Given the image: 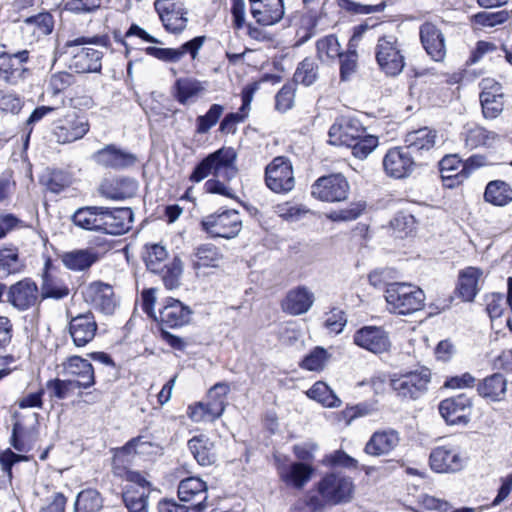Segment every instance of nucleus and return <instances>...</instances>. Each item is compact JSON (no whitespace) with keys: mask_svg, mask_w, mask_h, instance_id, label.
<instances>
[{"mask_svg":"<svg viewBox=\"0 0 512 512\" xmlns=\"http://www.w3.org/2000/svg\"><path fill=\"white\" fill-rule=\"evenodd\" d=\"M86 44H95L101 47H110V38L107 35L92 38L78 37L67 41L62 48V56L67 66L76 73H98L102 69L103 53Z\"/></svg>","mask_w":512,"mask_h":512,"instance_id":"1","label":"nucleus"},{"mask_svg":"<svg viewBox=\"0 0 512 512\" xmlns=\"http://www.w3.org/2000/svg\"><path fill=\"white\" fill-rule=\"evenodd\" d=\"M384 296L388 310L394 314L409 315L424 307L425 294L423 290L410 283H388Z\"/></svg>","mask_w":512,"mask_h":512,"instance_id":"2","label":"nucleus"},{"mask_svg":"<svg viewBox=\"0 0 512 512\" xmlns=\"http://www.w3.org/2000/svg\"><path fill=\"white\" fill-rule=\"evenodd\" d=\"M143 258L148 270L162 275L167 289L172 290L179 286L183 271L180 258L174 257L169 261L166 248L160 244L147 245Z\"/></svg>","mask_w":512,"mask_h":512,"instance_id":"3","label":"nucleus"},{"mask_svg":"<svg viewBox=\"0 0 512 512\" xmlns=\"http://www.w3.org/2000/svg\"><path fill=\"white\" fill-rule=\"evenodd\" d=\"M236 152L231 147H223L205 157L193 170L189 179L200 182L208 175L222 177L225 180L233 179L237 174L235 166Z\"/></svg>","mask_w":512,"mask_h":512,"instance_id":"4","label":"nucleus"},{"mask_svg":"<svg viewBox=\"0 0 512 512\" xmlns=\"http://www.w3.org/2000/svg\"><path fill=\"white\" fill-rule=\"evenodd\" d=\"M374 53L380 71L386 76L396 77L405 68L404 44L393 34L379 37Z\"/></svg>","mask_w":512,"mask_h":512,"instance_id":"5","label":"nucleus"},{"mask_svg":"<svg viewBox=\"0 0 512 512\" xmlns=\"http://www.w3.org/2000/svg\"><path fill=\"white\" fill-rule=\"evenodd\" d=\"M315 490L329 506H336L352 500L354 483L350 477L332 472L324 475L316 483Z\"/></svg>","mask_w":512,"mask_h":512,"instance_id":"6","label":"nucleus"},{"mask_svg":"<svg viewBox=\"0 0 512 512\" xmlns=\"http://www.w3.org/2000/svg\"><path fill=\"white\" fill-rule=\"evenodd\" d=\"M431 372L426 367L399 374L391 379L390 385L402 399L416 400L428 391Z\"/></svg>","mask_w":512,"mask_h":512,"instance_id":"7","label":"nucleus"},{"mask_svg":"<svg viewBox=\"0 0 512 512\" xmlns=\"http://www.w3.org/2000/svg\"><path fill=\"white\" fill-rule=\"evenodd\" d=\"M30 51L24 49L14 53L0 52V81L10 86H18L30 75L27 64Z\"/></svg>","mask_w":512,"mask_h":512,"instance_id":"8","label":"nucleus"},{"mask_svg":"<svg viewBox=\"0 0 512 512\" xmlns=\"http://www.w3.org/2000/svg\"><path fill=\"white\" fill-rule=\"evenodd\" d=\"M201 227L211 237L231 239L241 231L242 220L238 211L224 210L204 217Z\"/></svg>","mask_w":512,"mask_h":512,"instance_id":"9","label":"nucleus"},{"mask_svg":"<svg viewBox=\"0 0 512 512\" xmlns=\"http://www.w3.org/2000/svg\"><path fill=\"white\" fill-rule=\"evenodd\" d=\"M89 129V121L84 115L69 111L54 122L53 135L57 143L68 144L82 139Z\"/></svg>","mask_w":512,"mask_h":512,"instance_id":"10","label":"nucleus"},{"mask_svg":"<svg viewBox=\"0 0 512 512\" xmlns=\"http://www.w3.org/2000/svg\"><path fill=\"white\" fill-rule=\"evenodd\" d=\"M349 183L342 174L318 178L311 186V195L324 202H340L348 197Z\"/></svg>","mask_w":512,"mask_h":512,"instance_id":"11","label":"nucleus"},{"mask_svg":"<svg viewBox=\"0 0 512 512\" xmlns=\"http://www.w3.org/2000/svg\"><path fill=\"white\" fill-rule=\"evenodd\" d=\"M267 187L275 193H287L294 188L292 164L288 158L278 156L265 169Z\"/></svg>","mask_w":512,"mask_h":512,"instance_id":"12","label":"nucleus"},{"mask_svg":"<svg viewBox=\"0 0 512 512\" xmlns=\"http://www.w3.org/2000/svg\"><path fill=\"white\" fill-rule=\"evenodd\" d=\"M382 164L387 176L404 179L414 172L417 162L405 146H400L389 149L383 157Z\"/></svg>","mask_w":512,"mask_h":512,"instance_id":"13","label":"nucleus"},{"mask_svg":"<svg viewBox=\"0 0 512 512\" xmlns=\"http://www.w3.org/2000/svg\"><path fill=\"white\" fill-rule=\"evenodd\" d=\"M430 467L437 473H455L465 466V458L459 448L443 445L434 448L429 457Z\"/></svg>","mask_w":512,"mask_h":512,"instance_id":"14","label":"nucleus"},{"mask_svg":"<svg viewBox=\"0 0 512 512\" xmlns=\"http://www.w3.org/2000/svg\"><path fill=\"white\" fill-rule=\"evenodd\" d=\"M439 413L449 425H467L472 413V401L465 394L446 398L439 404Z\"/></svg>","mask_w":512,"mask_h":512,"instance_id":"15","label":"nucleus"},{"mask_svg":"<svg viewBox=\"0 0 512 512\" xmlns=\"http://www.w3.org/2000/svg\"><path fill=\"white\" fill-rule=\"evenodd\" d=\"M154 7L167 31L178 34L186 28L188 22L187 11L180 2L156 0Z\"/></svg>","mask_w":512,"mask_h":512,"instance_id":"16","label":"nucleus"},{"mask_svg":"<svg viewBox=\"0 0 512 512\" xmlns=\"http://www.w3.org/2000/svg\"><path fill=\"white\" fill-rule=\"evenodd\" d=\"M275 460L279 478L288 487L300 490L313 475L314 469L311 465L303 462L286 463L279 457H276Z\"/></svg>","mask_w":512,"mask_h":512,"instance_id":"17","label":"nucleus"},{"mask_svg":"<svg viewBox=\"0 0 512 512\" xmlns=\"http://www.w3.org/2000/svg\"><path fill=\"white\" fill-rule=\"evenodd\" d=\"M365 128L353 118L340 117L330 127L328 136L329 143L335 146H349L360 136H363Z\"/></svg>","mask_w":512,"mask_h":512,"instance_id":"18","label":"nucleus"},{"mask_svg":"<svg viewBox=\"0 0 512 512\" xmlns=\"http://www.w3.org/2000/svg\"><path fill=\"white\" fill-rule=\"evenodd\" d=\"M39 299V289L29 278L11 285L7 292V301L19 311H25L35 306Z\"/></svg>","mask_w":512,"mask_h":512,"instance_id":"19","label":"nucleus"},{"mask_svg":"<svg viewBox=\"0 0 512 512\" xmlns=\"http://www.w3.org/2000/svg\"><path fill=\"white\" fill-rule=\"evenodd\" d=\"M354 343L374 354L386 352L390 347L387 332L382 327L365 326L357 330L353 336Z\"/></svg>","mask_w":512,"mask_h":512,"instance_id":"20","label":"nucleus"},{"mask_svg":"<svg viewBox=\"0 0 512 512\" xmlns=\"http://www.w3.org/2000/svg\"><path fill=\"white\" fill-rule=\"evenodd\" d=\"M101 232L111 235H121L131 228L133 212L130 208L102 207Z\"/></svg>","mask_w":512,"mask_h":512,"instance_id":"21","label":"nucleus"},{"mask_svg":"<svg viewBox=\"0 0 512 512\" xmlns=\"http://www.w3.org/2000/svg\"><path fill=\"white\" fill-rule=\"evenodd\" d=\"M208 487L199 477H188L178 485V497L182 502H192L193 509L203 512L207 508Z\"/></svg>","mask_w":512,"mask_h":512,"instance_id":"22","label":"nucleus"},{"mask_svg":"<svg viewBox=\"0 0 512 512\" xmlns=\"http://www.w3.org/2000/svg\"><path fill=\"white\" fill-rule=\"evenodd\" d=\"M480 103L486 119L496 118L503 110V91L500 83L493 79H484L481 82Z\"/></svg>","mask_w":512,"mask_h":512,"instance_id":"23","label":"nucleus"},{"mask_svg":"<svg viewBox=\"0 0 512 512\" xmlns=\"http://www.w3.org/2000/svg\"><path fill=\"white\" fill-rule=\"evenodd\" d=\"M204 41V36H197L182 44L179 48H158L149 46L145 49V52L147 55L153 56L159 60L175 63L180 61L186 54H190L191 58L195 59Z\"/></svg>","mask_w":512,"mask_h":512,"instance_id":"24","label":"nucleus"},{"mask_svg":"<svg viewBox=\"0 0 512 512\" xmlns=\"http://www.w3.org/2000/svg\"><path fill=\"white\" fill-rule=\"evenodd\" d=\"M87 303L104 314H112L116 308L114 292L110 285L102 282H93L83 290Z\"/></svg>","mask_w":512,"mask_h":512,"instance_id":"25","label":"nucleus"},{"mask_svg":"<svg viewBox=\"0 0 512 512\" xmlns=\"http://www.w3.org/2000/svg\"><path fill=\"white\" fill-rule=\"evenodd\" d=\"M400 442L399 433L392 429H382L375 431L364 446V453L381 457L389 455Z\"/></svg>","mask_w":512,"mask_h":512,"instance_id":"26","label":"nucleus"},{"mask_svg":"<svg viewBox=\"0 0 512 512\" xmlns=\"http://www.w3.org/2000/svg\"><path fill=\"white\" fill-rule=\"evenodd\" d=\"M62 367L64 374L76 378L72 381L78 389H88L95 384L94 368L88 360L76 355L70 356L62 363Z\"/></svg>","mask_w":512,"mask_h":512,"instance_id":"27","label":"nucleus"},{"mask_svg":"<svg viewBox=\"0 0 512 512\" xmlns=\"http://www.w3.org/2000/svg\"><path fill=\"white\" fill-rule=\"evenodd\" d=\"M137 189L138 182L135 179L118 176L105 178L99 186V193L110 200H124L133 197Z\"/></svg>","mask_w":512,"mask_h":512,"instance_id":"28","label":"nucleus"},{"mask_svg":"<svg viewBox=\"0 0 512 512\" xmlns=\"http://www.w3.org/2000/svg\"><path fill=\"white\" fill-rule=\"evenodd\" d=\"M250 13L263 26L273 25L284 16L283 0H249Z\"/></svg>","mask_w":512,"mask_h":512,"instance_id":"29","label":"nucleus"},{"mask_svg":"<svg viewBox=\"0 0 512 512\" xmlns=\"http://www.w3.org/2000/svg\"><path fill=\"white\" fill-rule=\"evenodd\" d=\"M97 323L91 312L72 317L69 322V333L76 347H84L96 334Z\"/></svg>","mask_w":512,"mask_h":512,"instance_id":"30","label":"nucleus"},{"mask_svg":"<svg viewBox=\"0 0 512 512\" xmlns=\"http://www.w3.org/2000/svg\"><path fill=\"white\" fill-rule=\"evenodd\" d=\"M93 160L106 168L125 169L135 164L134 154L110 144L93 154Z\"/></svg>","mask_w":512,"mask_h":512,"instance_id":"31","label":"nucleus"},{"mask_svg":"<svg viewBox=\"0 0 512 512\" xmlns=\"http://www.w3.org/2000/svg\"><path fill=\"white\" fill-rule=\"evenodd\" d=\"M223 262L224 254L221 248L212 243L198 245L191 254V266L197 272L220 268Z\"/></svg>","mask_w":512,"mask_h":512,"instance_id":"32","label":"nucleus"},{"mask_svg":"<svg viewBox=\"0 0 512 512\" xmlns=\"http://www.w3.org/2000/svg\"><path fill=\"white\" fill-rule=\"evenodd\" d=\"M192 310L181 301L168 298L163 307L159 310L161 323L169 328L182 327L189 323Z\"/></svg>","mask_w":512,"mask_h":512,"instance_id":"33","label":"nucleus"},{"mask_svg":"<svg viewBox=\"0 0 512 512\" xmlns=\"http://www.w3.org/2000/svg\"><path fill=\"white\" fill-rule=\"evenodd\" d=\"M421 43L434 61H442L446 55L445 40L442 32L432 23L426 22L420 27Z\"/></svg>","mask_w":512,"mask_h":512,"instance_id":"34","label":"nucleus"},{"mask_svg":"<svg viewBox=\"0 0 512 512\" xmlns=\"http://www.w3.org/2000/svg\"><path fill=\"white\" fill-rule=\"evenodd\" d=\"M437 132L428 127H423L409 132L405 137V147L414 158L431 151L437 142Z\"/></svg>","mask_w":512,"mask_h":512,"instance_id":"35","label":"nucleus"},{"mask_svg":"<svg viewBox=\"0 0 512 512\" xmlns=\"http://www.w3.org/2000/svg\"><path fill=\"white\" fill-rule=\"evenodd\" d=\"M315 300L313 292L306 286H298L288 291L282 301V309L291 315L306 313Z\"/></svg>","mask_w":512,"mask_h":512,"instance_id":"36","label":"nucleus"},{"mask_svg":"<svg viewBox=\"0 0 512 512\" xmlns=\"http://www.w3.org/2000/svg\"><path fill=\"white\" fill-rule=\"evenodd\" d=\"M99 260V253L95 248L75 249L61 255L63 265L75 272L85 271Z\"/></svg>","mask_w":512,"mask_h":512,"instance_id":"37","label":"nucleus"},{"mask_svg":"<svg viewBox=\"0 0 512 512\" xmlns=\"http://www.w3.org/2000/svg\"><path fill=\"white\" fill-rule=\"evenodd\" d=\"M478 394L491 402L503 401L507 393V379L500 373L487 376L477 385Z\"/></svg>","mask_w":512,"mask_h":512,"instance_id":"38","label":"nucleus"},{"mask_svg":"<svg viewBox=\"0 0 512 512\" xmlns=\"http://www.w3.org/2000/svg\"><path fill=\"white\" fill-rule=\"evenodd\" d=\"M173 96L182 105L193 102L205 90V84L192 77H182L173 85Z\"/></svg>","mask_w":512,"mask_h":512,"instance_id":"39","label":"nucleus"},{"mask_svg":"<svg viewBox=\"0 0 512 512\" xmlns=\"http://www.w3.org/2000/svg\"><path fill=\"white\" fill-rule=\"evenodd\" d=\"M465 147L469 150L476 149L481 146L491 147L499 138L498 134L488 131L484 127L473 124L464 127L461 133Z\"/></svg>","mask_w":512,"mask_h":512,"instance_id":"40","label":"nucleus"},{"mask_svg":"<svg viewBox=\"0 0 512 512\" xmlns=\"http://www.w3.org/2000/svg\"><path fill=\"white\" fill-rule=\"evenodd\" d=\"M482 276V270L475 267H467L459 273L457 291L463 301H473L479 291L478 282Z\"/></svg>","mask_w":512,"mask_h":512,"instance_id":"41","label":"nucleus"},{"mask_svg":"<svg viewBox=\"0 0 512 512\" xmlns=\"http://www.w3.org/2000/svg\"><path fill=\"white\" fill-rule=\"evenodd\" d=\"M102 207L79 208L73 215V223L85 230L101 232Z\"/></svg>","mask_w":512,"mask_h":512,"instance_id":"42","label":"nucleus"},{"mask_svg":"<svg viewBox=\"0 0 512 512\" xmlns=\"http://www.w3.org/2000/svg\"><path fill=\"white\" fill-rule=\"evenodd\" d=\"M484 199L495 206H505L512 201V188L502 180L490 181L486 186Z\"/></svg>","mask_w":512,"mask_h":512,"instance_id":"43","label":"nucleus"},{"mask_svg":"<svg viewBox=\"0 0 512 512\" xmlns=\"http://www.w3.org/2000/svg\"><path fill=\"white\" fill-rule=\"evenodd\" d=\"M188 448L201 466L214 462L213 443L205 435L194 436L188 441Z\"/></svg>","mask_w":512,"mask_h":512,"instance_id":"44","label":"nucleus"},{"mask_svg":"<svg viewBox=\"0 0 512 512\" xmlns=\"http://www.w3.org/2000/svg\"><path fill=\"white\" fill-rule=\"evenodd\" d=\"M48 264H46V267ZM69 295V288L65 282L52 275L47 269L42 276L41 296L42 298L63 299Z\"/></svg>","mask_w":512,"mask_h":512,"instance_id":"45","label":"nucleus"},{"mask_svg":"<svg viewBox=\"0 0 512 512\" xmlns=\"http://www.w3.org/2000/svg\"><path fill=\"white\" fill-rule=\"evenodd\" d=\"M188 416L194 422L214 421L223 414L219 403L198 402L189 406Z\"/></svg>","mask_w":512,"mask_h":512,"instance_id":"46","label":"nucleus"},{"mask_svg":"<svg viewBox=\"0 0 512 512\" xmlns=\"http://www.w3.org/2000/svg\"><path fill=\"white\" fill-rule=\"evenodd\" d=\"M103 508V498L95 489L82 490L75 501L74 512H100Z\"/></svg>","mask_w":512,"mask_h":512,"instance_id":"47","label":"nucleus"},{"mask_svg":"<svg viewBox=\"0 0 512 512\" xmlns=\"http://www.w3.org/2000/svg\"><path fill=\"white\" fill-rule=\"evenodd\" d=\"M23 266L16 247L0 249V278L21 272Z\"/></svg>","mask_w":512,"mask_h":512,"instance_id":"48","label":"nucleus"},{"mask_svg":"<svg viewBox=\"0 0 512 512\" xmlns=\"http://www.w3.org/2000/svg\"><path fill=\"white\" fill-rule=\"evenodd\" d=\"M319 78V66L317 62L306 57L297 66L294 73V81L306 87L313 85Z\"/></svg>","mask_w":512,"mask_h":512,"instance_id":"49","label":"nucleus"},{"mask_svg":"<svg viewBox=\"0 0 512 512\" xmlns=\"http://www.w3.org/2000/svg\"><path fill=\"white\" fill-rule=\"evenodd\" d=\"M307 396L317 402L321 403L325 407H339L341 400L337 395L329 388V386L321 381L316 382L308 391Z\"/></svg>","mask_w":512,"mask_h":512,"instance_id":"50","label":"nucleus"},{"mask_svg":"<svg viewBox=\"0 0 512 512\" xmlns=\"http://www.w3.org/2000/svg\"><path fill=\"white\" fill-rule=\"evenodd\" d=\"M341 47L335 35H327L317 40V57L321 62L333 61L341 56Z\"/></svg>","mask_w":512,"mask_h":512,"instance_id":"51","label":"nucleus"},{"mask_svg":"<svg viewBox=\"0 0 512 512\" xmlns=\"http://www.w3.org/2000/svg\"><path fill=\"white\" fill-rule=\"evenodd\" d=\"M148 491H139L132 486H126L123 501L129 512H147Z\"/></svg>","mask_w":512,"mask_h":512,"instance_id":"52","label":"nucleus"},{"mask_svg":"<svg viewBox=\"0 0 512 512\" xmlns=\"http://www.w3.org/2000/svg\"><path fill=\"white\" fill-rule=\"evenodd\" d=\"M39 512H64L67 498L62 492L45 487V496Z\"/></svg>","mask_w":512,"mask_h":512,"instance_id":"53","label":"nucleus"},{"mask_svg":"<svg viewBox=\"0 0 512 512\" xmlns=\"http://www.w3.org/2000/svg\"><path fill=\"white\" fill-rule=\"evenodd\" d=\"M419 504L423 509L428 511H440V512H478L476 508L462 507L459 509L451 510L450 504L442 499L436 498L431 495H421L419 497Z\"/></svg>","mask_w":512,"mask_h":512,"instance_id":"54","label":"nucleus"},{"mask_svg":"<svg viewBox=\"0 0 512 512\" xmlns=\"http://www.w3.org/2000/svg\"><path fill=\"white\" fill-rule=\"evenodd\" d=\"M224 112V107L220 104H213L205 115L198 116L196 119V131L199 134L207 133L215 126Z\"/></svg>","mask_w":512,"mask_h":512,"instance_id":"55","label":"nucleus"},{"mask_svg":"<svg viewBox=\"0 0 512 512\" xmlns=\"http://www.w3.org/2000/svg\"><path fill=\"white\" fill-rule=\"evenodd\" d=\"M378 146V138L373 135H367L366 131L354 141L349 148L354 157L365 159Z\"/></svg>","mask_w":512,"mask_h":512,"instance_id":"56","label":"nucleus"},{"mask_svg":"<svg viewBox=\"0 0 512 512\" xmlns=\"http://www.w3.org/2000/svg\"><path fill=\"white\" fill-rule=\"evenodd\" d=\"M338 4L342 10L356 15H367L382 12L386 7L384 2L377 5H365L353 0H338Z\"/></svg>","mask_w":512,"mask_h":512,"instance_id":"57","label":"nucleus"},{"mask_svg":"<svg viewBox=\"0 0 512 512\" xmlns=\"http://www.w3.org/2000/svg\"><path fill=\"white\" fill-rule=\"evenodd\" d=\"M27 25L34 26V33L37 35H48L53 31L54 20L50 13L42 12L37 15L27 17L24 20Z\"/></svg>","mask_w":512,"mask_h":512,"instance_id":"58","label":"nucleus"},{"mask_svg":"<svg viewBox=\"0 0 512 512\" xmlns=\"http://www.w3.org/2000/svg\"><path fill=\"white\" fill-rule=\"evenodd\" d=\"M327 360V351L322 347H316L302 360L301 367L309 371H319L324 368Z\"/></svg>","mask_w":512,"mask_h":512,"instance_id":"59","label":"nucleus"},{"mask_svg":"<svg viewBox=\"0 0 512 512\" xmlns=\"http://www.w3.org/2000/svg\"><path fill=\"white\" fill-rule=\"evenodd\" d=\"M295 89L290 84H285L275 96V109L281 113L290 110L294 105Z\"/></svg>","mask_w":512,"mask_h":512,"instance_id":"60","label":"nucleus"},{"mask_svg":"<svg viewBox=\"0 0 512 512\" xmlns=\"http://www.w3.org/2000/svg\"><path fill=\"white\" fill-rule=\"evenodd\" d=\"M23 107L22 98L9 91L0 90V110L5 113L18 114Z\"/></svg>","mask_w":512,"mask_h":512,"instance_id":"61","label":"nucleus"},{"mask_svg":"<svg viewBox=\"0 0 512 512\" xmlns=\"http://www.w3.org/2000/svg\"><path fill=\"white\" fill-rule=\"evenodd\" d=\"M323 464L327 466H340L348 469L358 468V461L343 450H337L327 455L323 460Z\"/></svg>","mask_w":512,"mask_h":512,"instance_id":"62","label":"nucleus"},{"mask_svg":"<svg viewBox=\"0 0 512 512\" xmlns=\"http://www.w3.org/2000/svg\"><path fill=\"white\" fill-rule=\"evenodd\" d=\"M365 209L362 202L352 203L348 208L332 211L328 214V218L332 221H352L357 219Z\"/></svg>","mask_w":512,"mask_h":512,"instance_id":"63","label":"nucleus"},{"mask_svg":"<svg viewBox=\"0 0 512 512\" xmlns=\"http://www.w3.org/2000/svg\"><path fill=\"white\" fill-rule=\"evenodd\" d=\"M47 389L51 392L52 396L58 399H65L70 392L78 389V386L72 379L61 380L56 378L47 382Z\"/></svg>","mask_w":512,"mask_h":512,"instance_id":"64","label":"nucleus"}]
</instances>
